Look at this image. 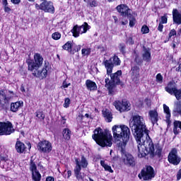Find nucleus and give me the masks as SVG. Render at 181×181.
<instances>
[{
	"mask_svg": "<svg viewBox=\"0 0 181 181\" xmlns=\"http://www.w3.org/2000/svg\"><path fill=\"white\" fill-rule=\"evenodd\" d=\"M129 126L137 143L139 158H145L146 155H150L151 158L155 155H162V147L159 144L156 146L155 152V146L149 137V131L146 129L145 119L142 116L134 115L130 120Z\"/></svg>",
	"mask_w": 181,
	"mask_h": 181,
	"instance_id": "obj_1",
	"label": "nucleus"
},
{
	"mask_svg": "<svg viewBox=\"0 0 181 181\" xmlns=\"http://www.w3.org/2000/svg\"><path fill=\"white\" fill-rule=\"evenodd\" d=\"M113 138L116 141H119V146L124 149L127 146V143L129 141V134L131 132L127 126L124 124L115 125L112 127Z\"/></svg>",
	"mask_w": 181,
	"mask_h": 181,
	"instance_id": "obj_2",
	"label": "nucleus"
},
{
	"mask_svg": "<svg viewBox=\"0 0 181 181\" xmlns=\"http://www.w3.org/2000/svg\"><path fill=\"white\" fill-rule=\"evenodd\" d=\"M92 138L100 146H112V136L107 130L103 131L101 128L95 129Z\"/></svg>",
	"mask_w": 181,
	"mask_h": 181,
	"instance_id": "obj_3",
	"label": "nucleus"
},
{
	"mask_svg": "<svg viewBox=\"0 0 181 181\" xmlns=\"http://www.w3.org/2000/svg\"><path fill=\"white\" fill-rule=\"evenodd\" d=\"M75 165L74 169L75 177L77 180L83 181L84 176H83V174L81 173V169H86V168L88 166V161H87V159L82 156L81 158H75Z\"/></svg>",
	"mask_w": 181,
	"mask_h": 181,
	"instance_id": "obj_4",
	"label": "nucleus"
},
{
	"mask_svg": "<svg viewBox=\"0 0 181 181\" xmlns=\"http://www.w3.org/2000/svg\"><path fill=\"white\" fill-rule=\"evenodd\" d=\"M116 9L121 16L127 18L129 21V23H135L136 22V12L132 11L126 4H120L116 7Z\"/></svg>",
	"mask_w": 181,
	"mask_h": 181,
	"instance_id": "obj_5",
	"label": "nucleus"
},
{
	"mask_svg": "<svg viewBox=\"0 0 181 181\" xmlns=\"http://www.w3.org/2000/svg\"><path fill=\"white\" fill-rule=\"evenodd\" d=\"M103 65L107 70V74L110 76L112 73L114 66H121V59L116 55L110 58V59H105L103 62Z\"/></svg>",
	"mask_w": 181,
	"mask_h": 181,
	"instance_id": "obj_6",
	"label": "nucleus"
},
{
	"mask_svg": "<svg viewBox=\"0 0 181 181\" xmlns=\"http://www.w3.org/2000/svg\"><path fill=\"white\" fill-rule=\"evenodd\" d=\"M121 76H122V71L121 70L117 71L115 74H110L111 81L109 78H105V87L107 90H112L115 84H119L121 83Z\"/></svg>",
	"mask_w": 181,
	"mask_h": 181,
	"instance_id": "obj_7",
	"label": "nucleus"
},
{
	"mask_svg": "<svg viewBox=\"0 0 181 181\" xmlns=\"http://www.w3.org/2000/svg\"><path fill=\"white\" fill-rule=\"evenodd\" d=\"M34 62L33 60H28V70L33 71L35 69H40V66L43 64V57L40 56V54L37 53L34 55Z\"/></svg>",
	"mask_w": 181,
	"mask_h": 181,
	"instance_id": "obj_8",
	"label": "nucleus"
},
{
	"mask_svg": "<svg viewBox=\"0 0 181 181\" xmlns=\"http://www.w3.org/2000/svg\"><path fill=\"white\" fill-rule=\"evenodd\" d=\"M139 179H143V180H151L155 177V170L153 168L151 165H146L140 174H139Z\"/></svg>",
	"mask_w": 181,
	"mask_h": 181,
	"instance_id": "obj_9",
	"label": "nucleus"
},
{
	"mask_svg": "<svg viewBox=\"0 0 181 181\" xmlns=\"http://www.w3.org/2000/svg\"><path fill=\"white\" fill-rule=\"evenodd\" d=\"M165 90L168 94H170V95H175L177 100H181V89H177L175 82H169L165 88Z\"/></svg>",
	"mask_w": 181,
	"mask_h": 181,
	"instance_id": "obj_10",
	"label": "nucleus"
},
{
	"mask_svg": "<svg viewBox=\"0 0 181 181\" xmlns=\"http://www.w3.org/2000/svg\"><path fill=\"white\" fill-rule=\"evenodd\" d=\"M35 9H40L44 11V12H48L49 13H54V6H53V2L45 1L40 5L35 4Z\"/></svg>",
	"mask_w": 181,
	"mask_h": 181,
	"instance_id": "obj_11",
	"label": "nucleus"
},
{
	"mask_svg": "<svg viewBox=\"0 0 181 181\" xmlns=\"http://www.w3.org/2000/svg\"><path fill=\"white\" fill-rule=\"evenodd\" d=\"M15 132V129L11 122H0V135H11Z\"/></svg>",
	"mask_w": 181,
	"mask_h": 181,
	"instance_id": "obj_12",
	"label": "nucleus"
},
{
	"mask_svg": "<svg viewBox=\"0 0 181 181\" xmlns=\"http://www.w3.org/2000/svg\"><path fill=\"white\" fill-rule=\"evenodd\" d=\"M37 148L42 153H50L52 149V143L47 140H44L37 144Z\"/></svg>",
	"mask_w": 181,
	"mask_h": 181,
	"instance_id": "obj_13",
	"label": "nucleus"
},
{
	"mask_svg": "<svg viewBox=\"0 0 181 181\" xmlns=\"http://www.w3.org/2000/svg\"><path fill=\"white\" fill-rule=\"evenodd\" d=\"M91 28L88 23L83 24L81 26L75 25L71 30V33L74 37H78L83 33H86Z\"/></svg>",
	"mask_w": 181,
	"mask_h": 181,
	"instance_id": "obj_14",
	"label": "nucleus"
},
{
	"mask_svg": "<svg viewBox=\"0 0 181 181\" xmlns=\"http://www.w3.org/2000/svg\"><path fill=\"white\" fill-rule=\"evenodd\" d=\"M168 162L174 166H177L181 162L180 156L177 154V149L173 148L168 154Z\"/></svg>",
	"mask_w": 181,
	"mask_h": 181,
	"instance_id": "obj_15",
	"label": "nucleus"
},
{
	"mask_svg": "<svg viewBox=\"0 0 181 181\" xmlns=\"http://www.w3.org/2000/svg\"><path fill=\"white\" fill-rule=\"evenodd\" d=\"M113 105H115L116 110L120 112H124V111H129L131 110V104L129 102L126 100H116L114 102Z\"/></svg>",
	"mask_w": 181,
	"mask_h": 181,
	"instance_id": "obj_16",
	"label": "nucleus"
},
{
	"mask_svg": "<svg viewBox=\"0 0 181 181\" xmlns=\"http://www.w3.org/2000/svg\"><path fill=\"white\" fill-rule=\"evenodd\" d=\"M15 93L11 90H0V103L6 104L9 103L11 98H13Z\"/></svg>",
	"mask_w": 181,
	"mask_h": 181,
	"instance_id": "obj_17",
	"label": "nucleus"
},
{
	"mask_svg": "<svg viewBox=\"0 0 181 181\" xmlns=\"http://www.w3.org/2000/svg\"><path fill=\"white\" fill-rule=\"evenodd\" d=\"M30 170L32 173V179L34 181H40L42 179V175H40V173H39V170H37V167L36 166V164L31 161L30 164Z\"/></svg>",
	"mask_w": 181,
	"mask_h": 181,
	"instance_id": "obj_18",
	"label": "nucleus"
},
{
	"mask_svg": "<svg viewBox=\"0 0 181 181\" xmlns=\"http://www.w3.org/2000/svg\"><path fill=\"white\" fill-rule=\"evenodd\" d=\"M31 71H33V74L35 77L40 78V80H43V78H46V77H47V66H45L42 69L37 68Z\"/></svg>",
	"mask_w": 181,
	"mask_h": 181,
	"instance_id": "obj_19",
	"label": "nucleus"
},
{
	"mask_svg": "<svg viewBox=\"0 0 181 181\" xmlns=\"http://www.w3.org/2000/svg\"><path fill=\"white\" fill-rule=\"evenodd\" d=\"M124 163L129 166H135V158L132 155L126 153L125 157L124 158Z\"/></svg>",
	"mask_w": 181,
	"mask_h": 181,
	"instance_id": "obj_20",
	"label": "nucleus"
},
{
	"mask_svg": "<svg viewBox=\"0 0 181 181\" xmlns=\"http://www.w3.org/2000/svg\"><path fill=\"white\" fill-rule=\"evenodd\" d=\"M173 117H179V115L181 116V100L175 103L174 108L173 110Z\"/></svg>",
	"mask_w": 181,
	"mask_h": 181,
	"instance_id": "obj_21",
	"label": "nucleus"
},
{
	"mask_svg": "<svg viewBox=\"0 0 181 181\" xmlns=\"http://www.w3.org/2000/svg\"><path fill=\"white\" fill-rule=\"evenodd\" d=\"M149 119L152 122L153 125L158 122V112L156 110H150L148 112Z\"/></svg>",
	"mask_w": 181,
	"mask_h": 181,
	"instance_id": "obj_22",
	"label": "nucleus"
},
{
	"mask_svg": "<svg viewBox=\"0 0 181 181\" xmlns=\"http://www.w3.org/2000/svg\"><path fill=\"white\" fill-rule=\"evenodd\" d=\"M86 86L87 90H89V91H95L97 90V83L90 79L86 81Z\"/></svg>",
	"mask_w": 181,
	"mask_h": 181,
	"instance_id": "obj_23",
	"label": "nucleus"
},
{
	"mask_svg": "<svg viewBox=\"0 0 181 181\" xmlns=\"http://www.w3.org/2000/svg\"><path fill=\"white\" fill-rule=\"evenodd\" d=\"M163 111L165 112V121L168 124V125H170V109H169V106L166 105L165 104H163Z\"/></svg>",
	"mask_w": 181,
	"mask_h": 181,
	"instance_id": "obj_24",
	"label": "nucleus"
},
{
	"mask_svg": "<svg viewBox=\"0 0 181 181\" xmlns=\"http://www.w3.org/2000/svg\"><path fill=\"white\" fill-rule=\"evenodd\" d=\"M173 19L175 23H181V13L176 8L173 10Z\"/></svg>",
	"mask_w": 181,
	"mask_h": 181,
	"instance_id": "obj_25",
	"label": "nucleus"
},
{
	"mask_svg": "<svg viewBox=\"0 0 181 181\" xmlns=\"http://www.w3.org/2000/svg\"><path fill=\"white\" fill-rule=\"evenodd\" d=\"M25 149H26V147L25 146V144L22 141H18L16 143V150L18 153H23V152H25Z\"/></svg>",
	"mask_w": 181,
	"mask_h": 181,
	"instance_id": "obj_26",
	"label": "nucleus"
},
{
	"mask_svg": "<svg viewBox=\"0 0 181 181\" xmlns=\"http://www.w3.org/2000/svg\"><path fill=\"white\" fill-rule=\"evenodd\" d=\"M142 57L144 62H151V49L144 47Z\"/></svg>",
	"mask_w": 181,
	"mask_h": 181,
	"instance_id": "obj_27",
	"label": "nucleus"
},
{
	"mask_svg": "<svg viewBox=\"0 0 181 181\" xmlns=\"http://www.w3.org/2000/svg\"><path fill=\"white\" fill-rule=\"evenodd\" d=\"M23 105V102H16L11 104V111L16 112Z\"/></svg>",
	"mask_w": 181,
	"mask_h": 181,
	"instance_id": "obj_28",
	"label": "nucleus"
},
{
	"mask_svg": "<svg viewBox=\"0 0 181 181\" xmlns=\"http://www.w3.org/2000/svg\"><path fill=\"white\" fill-rule=\"evenodd\" d=\"M173 132L175 135H178L181 131V122L179 120H175L173 122Z\"/></svg>",
	"mask_w": 181,
	"mask_h": 181,
	"instance_id": "obj_29",
	"label": "nucleus"
},
{
	"mask_svg": "<svg viewBox=\"0 0 181 181\" xmlns=\"http://www.w3.org/2000/svg\"><path fill=\"white\" fill-rule=\"evenodd\" d=\"M103 114L107 122H111L112 121V113H111L109 110L105 109V110H103Z\"/></svg>",
	"mask_w": 181,
	"mask_h": 181,
	"instance_id": "obj_30",
	"label": "nucleus"
},
{
	"mask_svg": "<svg viewBox=\"0 0 181 181\" xmlns=\"http://www.w3.org/2000/svg\"><path fill=\"white\" fill-rule=\"evenodd\" d=\"M62 135L65 141H70V138H71V131L69 129H64L62 132Z\"/></svg>",
	"mask_w": 181,
	"mask_h": 181,
	"instance_id": "obj_31",
	"label": "nucleus"
},
{
	"mask_svg": "<svg viewBox=\"0 0 181 181\" xmlns=\"http://www.w3.org/2000/svg\"><path fill=\"white\" fill-rule=\"evenodd\" d=\"M100 165L107 172H110V173H114V170L112 168H111V166L105 164V161L100 160Z\"/></svg>",
	"mask_w": 181,
	"mask_h": 181,
	"instance_id": "obj_32",
	"label": "nucleus"
},
{
	"mask_svg": "<svg viewBox=\"0 0 181 181\" xmlns=\"http://www.w3.org/2000/svg\"><path fill=\"white\" fill-rule=\"evenodd\" d=\"M81 54L83 57L90 56L91 54V48L87 47L81 49Z\"/></svg>",
	"mask_w": 181,
	"mask_h": 181,
	"instance_id": "obj_33",
	"label": "nucleus"
},
{
	"mask_svg": "<svg viewBox=\"0 0 181 181\" xmlns=\"http://www.w3.org/2000/svg\"><path fill=\"white\" fill-rule=\"evenodd\" d=\"M132 75L138 77L139 76V66H134L132 68Z\"/></svg>",
	"mask_w": 181,
	"mask_h": 181,
	"instance_id": "obj_34",
	"label": "nucleus"
},
{
	"mask_svg": "<svg viewBox=\"0 0 181 181\" xmlns=\"http://www.w3.org/2000/svg\"><path fill=\"white\" fill-rule=\"evenodd\" d=\"M71 42L68 41L64 45H63L64 50H67L68 52H71Z\"/></svg>",
	"mask_w": 181,
	"mask_h": 181,
	"instance_id": "obj_35",
	"label": "nucleus"
},
{
	"mask_svg": "<svg viewBox=\"0 0 181 181\" xmlns=\"http://www.w3.org/2000/svg\"><path fill=\"white\" fill-rule=\"evenodd\" d=\"M2 4L4 8V11L7 13L11 12V8L8 6V0H2Z\"/></svg>",
	"mask_w": 181,
	"mask_h": 181,
	"instance_id": "obj_36",
	"label": "nucleus"
},
{
	"mask_svg": "<svg viewBox=\"0 0 181 181\" xmlns=\"http://www.w3.org/2000/svg\"><path fill=\"white\" fill-rule=\"evenodd\" d=\"M134 62H136L137 64H141V63H142V59L139 57V55L136 54V52H134Z\"/></svg>",
	"mask_w": 181,
	"mask_h": 181,
	"instance_id": "obj_37",
	"label": "nucleus"
},
{
	"mask_svg": "<svg viewBox=\"0 0 181 181\" xmlns=\"http://www.w3.org/2000/svg\"><path fill=\"white\" fill-rule=\"evenodd\" d=\"M52 39H54V40H59V39H60V37H62V34H60L59 33H54L52 35Z\"/></svg>",
	"mask_w": 181,
	"mask_h": 181,
	"instance_id": "obj_38",
	"label": "nucleus"
},
{
	"mask_svg": "<svg viewBox=\"0 0 181 181\" xmlns=\"http://www.w3.org/2000/svg\"><path fill=\"white\" fill-rule=\"evenodd\" d=\"M45 117L43 112L38 111L36 112V117L39 118V119H45Z\"/></svg>",
	"mask_w": 181,
	"mask_h": 181,
	"instance_id": "obj_39",
	"label": "nucleus"
},
{
	"mask_svg": "<svg viewBox=\"0 0 181 181\" xmlns=\"http://www.w3.org/2000/svg\"><path fill=\"white\" fill-rule=\"evenodd\" d=\"M156 81H158L159 84H162V83H163V76H162V74H158L156 75Z\"/></svg>",
	"mask_w": 181,
	"mask_h": 181,
	"instance_id": "obj_40",
	"label": "nucleus"
},
{
	"mask_svg": "<svg viewBox=\"0 0 181 181\" xmlns=\"http://www.w3.org/2000/svg\"><path fill=\"white\" fill-rule=\"evenodd\" d=\"M160 23H168V16H163L160 18Z\"/></svg>",
	"mask_w": 181,
	"mask_h": 181,
	"instance_id": "obj_41",
	"label": "nucleus"
},
{
	"mask_svg": "<svg viewBox=\"0 0 181 181\" xmlns=\"http://www.w3.org/2000/svg\"><path fill=\"white\" fill-rule=\"evenodd\" d=\"M141 32L144 34L149 33V28H148V26L146 25H143V27L141 28Z\"/></svg>",
	"mask_w": 181,
	"mask_h": 181,
	"instance_id": "obj_42",
	"label": "nucleus"
},
{
	"mask_svg": "<svg viewBox=\"0 0 181 181\" xmlns=\"http://www.w3.org/2000/svg\"><path fill=\"white\" fill-rule=\"evenodd\" d=\"M70 105V99L69 98H65L64 107V108H68V107Z\"/></svg>",
	"mask_w": 181,
	"mask_h": 181,
	"instance_id": "obj_43",
	"label": "nucleus"
},
{
	"mask_svg": "<svg viewBox=\"0 0 181 181\" xmlns=\"http://www.w3.org/2000/svg\"><path fill=\"white\" fill-rule=\"evenodd\" d=\"M173 36H176V30L175 29H173L170 30L169 35H168V40L173 37Z\"/></svg>",
	"mask_w": 181,
	"mask_h": 181,
	"instance_id": "obj_44",
	"label": "nucleus"
},
{
	"mask_svg": "<svg viewBox=\"0 0 181 181\" xmlns=\"http://www.w3.org/2000/svg\"><path fill=\"white\" fill-rule=\"evenodd\" d=\"M89 5L91 8H94L97 6L98 4H97V1L95 0H91L89 3Z\"/></svg>",
	"mask_w": 181,
	"mask_h": 181,
	"instance_id": "obj_45",
	"label": "nucleus"
},
{
	"mask_svg": "<svg viewBox=\"0 0 181 181\" xmlns=\"http://www.w3.org/2000/svg\"><path fill=\"white\" fill-rule=\"evenodd\" d=\"M119 49L121 53H125V45L124 44H120L119 46Z\"/></svg>",
	"mask_w": 181,
	"mask_h": 181,
	"instance_id": "obj_46",
	"label": "nucleus"
},
{
	"mask_svg": "<svg viewBox=\"0 0 181 181\" xmlns=\"http://www.w3.org/2000/svg\"><path fill=\"white\" fill-rule=\"evenodd\" d=\"M69 86H71V83H67L66 81H64L61 88H67Z\"/></svg>",
	"mask_w": 181,
	"mask_h": 181,
	"instance_id": "obj_47",
	"label": "nucleus"
},
{
	"mask_svg": "<svg viewBox=\"0 0 181 181\" xmlns=\"http://www.w3.org/2000/svg\"><path fill=\"white\" fill-rule=\"evenodd\" d=\"M158 30H159V32H162L163 30V25L160 23L158 27Z\"/></svg>",
	"mask_w": 181,
	"mask_h": 181,
	"instance_id": "obj_48",
	"label": "nucleus"
},
{
	"mask_svg": "<svg viewBox=\"0 0 181 181\" xmlns=\"http://www.w3.org/2000/svg\"><path fill=\"white\" fill-rule=\"evenodd\" d=\"M127 43H129V45H134V40H132V37H129L127 40Z\"/></svg>",
	"mask_w": 181,
	"mask_h": 181,
	"instance_id": "obj_49",
	"label": "nucleus"
},
{
	"mask_svg": "<svg viewBox=\"0 0 181 181\" xmlns=\"http://www.w3.org/2000/svg\"><path fill=\"white\" fill-rule=\"evenodd\" d=\"M180 179H181V169L178 171L177 174V180H179Z\"/></svg>",
	"mask_w": 181,
	"mask_h": 181,
	"instance_id": "obj_50",
	"label": "nucleus"
},
{
	"mask_svg": "<svg viewBox=\"0 0 181 181\" xmlns=\"http://www.w3.org/2000/svg\"><path fill=\"white\" fill-rule=\"evenodd\" d=\"M46 181H54V177H53L52 176H48L46 178Z\"/></svg>",
	"mask_w": 181,
	"mask_h": 181,
	"instance_id": "obj_51",
	"label": "nucleus"
},
{
	"mask_svg": "<svg viewBox=\"0 0 181 181\" xmlns=\"http://www.w3.org/2000/svg\"><path fill=\"white\" fill-rule=\"evenodd\" d=\"M75 50L76 52H80L81 50V45H76Z\"/></svg>",
	"mask_w": 181,
	"mask_h": 181,
	"instance_id": "obj_52",
	"label": "nucleus"
},
{
	"mask_svg": "<svg viewBox=\"0 0 181 181\" xmlns=\"http://www.w3.org/2000/svg\"><path fill=\"white\" fill-rule=\"evenodd\" d=\"M11 2L15 4H18L21 3V0H11Z\"/></svg>",
	"mask_w": 181,
	"mask_h": 181,
	"instance_id": "obj_53",
	"label": "nucleus"
},
{
	"mask_svg": "<svg viewBox=\"0 0 181 181\" xmlns=\"http://www.w3.org/2000/svg\"><path fill=\"white\" fill-rule=\"evenodd\" d=\"M62 124H63V125H64V124H66V118L62 117Z\"/></svg>",
	"mask_w": 181,
	"mask_h": 181,
	"instance_id": "obj_54",
	"label": "nucleus"
},
{
	"mask_svg": "<svg viewBox=\"0 0 181 181\" xmlns=\"http://www.w3.org/2000/svg\"><path fill=\"white\" fill-rule=\"evenodd\" d=\"M67 174H68V177H70V176H71V170H68Z\"/></svg>",
	"mask_w": 181,
	"mask_h": 181,
	"instance_id": "obj_55",
	"label": "nucleus"
},
{
	"mask_svg": "<svg viewBox=\"0 0 181 181\" xmlns=\"http://www.w3.org/2000/svg\"><path fill=\"white\" fill-rule=\"evenodd\" d=\"M1 160H5V158L0 155V162Z\"/></svg>",
	"mask_w": 181,
	"mask_h": 181,
	"instance_id": "obj_56",
	"label": "nucleus"
},
{
	"mask_svg": "<svg viewBox=\"0 0 181 181\" xmlns=\"http://www.w3.org/2000/svg\"><path fill=\"white\" fill-rule=\"evenodd\" d=\"M113 19H114L115 22L118 21V18H117V16H113Z\"/></svg>",
	"mask_w": 181,
	"mask_h": 181,
	"instance_id": "obj_57",
	"label": "nucleus"
},
{
	"mask_svg": "<svg viewBox=\"0 0 181 181\" xmlns=\"http://www.w3.org/2000/svg\"><path fill=\"white\" fill-rule=\"evenodd\" d=\"M181 67L180 66L176 68V71H180Z\"/></svg>",
	"mask_w": 181,
	"mask_h": 181,
	"instance_id": "obj_58",
	"label": "nucleus"
},
{
	"mask_svg": "<svg viewBox=\"0 0 181 181\" xmlns=\"http://www.w3.org/2000/svg\"><path fill=\"white\" fill-rule=\"evenodd\" d=\"M85 117H86V118H88V117H89L88 113L85 114Z\"/></svg>",
	"mask_w": 181,
	"mask_h": 181,
	"instance_id": "obj_59",
	"label": "nucleus"
},
{
	"mask_svg": "<svg viewBox=\"0 0 181 181\" xmlns=\"http://www.w3.org/2000/svg\"><path fill=\"white\" fill-rule=\"evenodd\" d=\"M129 26L130 28H132V26H134V23H129Z\"/></svg>",
	"mask_w": 181,
	"mask_h": 181,
	"instance_id": "obj_60",
	"label": "nucleus"
},
{
	"mask_svg": "<svg viewBox=\"0 0 181 181\" xmlns=\"http://www.w3.org/2000/svg\"><path fill=\"white\" fill-rule=\"evenodd\" d=\"M108 1V2H114V1H115V0H107Z\"/></svg>",
	"mask_w": 181,
	"mask_h": 181,
	"instance_id": "obj_61",
	"label": "nucleus"
},
{
	"mask_svg": "<svg viewBox=\"0 0 181 181\" xmlns=\"http://www.w3.org/2000/svg\"><path fill=\"white\" fill-rule=\"evenodd\" d=\"M146 101H147V103H151V101L148 99H146Z\"/></svg>",
	"mask_w": 181,
	"mask_h": 181,
	"instance_id": "obj_62",
	"label": "nucleus"
},
{
	"mask_svg": "<svg viewBox=\"0 0 181 181\" xmlns=\"http://www.w3.org/2000/svg\"><path fill=\"white\" fill-rule=\"evenodd\" d=\"M89 180H90V181H94V180H93V179H91V178H90Z\"/></svg>",
	"mask_w": 181,
	"mask_h": 181,
	"instance_id": "obj_63",
	"label": "nucleus"
},
{
	"mask_svg": "<svg viewBox=\"0 0 181 181\" xmlns=\"http://www.w3.org/2000/svg\"><path fill=\"white\" fill-rule=\"evenodd\" d=\"M173 47H176V45L174 44V45H173Z\"/></svg>",
	"mask_w": 181,
	"mask_h": 181,
	"instance_id": "obj_64",
	"label": "nucleus"
}]
</instances>
